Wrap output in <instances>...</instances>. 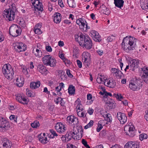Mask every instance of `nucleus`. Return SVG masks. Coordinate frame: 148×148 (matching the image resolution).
I'll return each instance as SVG.
<instances>
[{
  "label": "nucleus",
  "mask_w": 148,
  "mask_h": 148,
  "mask_svg": "<svg viewBox=\"0 0 148 148\" xmlns=\"http://www.w3.org/2000/svg\"><path fill=\"white\" fill-rule=\"evenodd\" d=\"M136 39L131 36L126 37L124 38L122 43V49L125 51L132 50L135 48Z\"/></svg>",
  "instance_id": "1"
},
{
  "label": "nucleus",
  "mask_w": 148,
  "mask_h": 148,
  "mask_svg": "<svg viewBox=\"0 0 148 148\" xmlns=\"http://www.w3.org/2000/svg\"><path fill=\"white\" fill-rule=\"evenodd\" d=\"M71 127V128H73V130H69V131L65 135L68 141L71 140L72 138L75 140H79V138L82 137L83 132L82 129H77L76 127H74L73 126Z\"/></svg>",
  "instance_id": "2"
},
{
  "label": "nucleus",
  "mask_w": 148,
  "mask_h": 148,
  "mask_svg": "<svg viewBox=\"0 0 148 148\" xmlns=\"http://www.w3.org/2000/svg\"><path fill=\"white\" fill-rule=\"evenodd\" d=\"M2 71L5 77L8 79L11 80L14 77V71L9 64L4 65Z\"/></svg>",
  "instance_id": "3"
},
{
  "label": "nucleus",
  "mask_w": 148,
  "mask_h": 148,
  "mask_svg": "<svg viewBox=\"0 0 148 148\" xmlns=\"http://www.w3.org/2000/svg\"><path fill=\"white\" fill-rule=\"evenodd\" d=\"M16 10L15 4H13L8 10H5L4 11L3 16L8 18L9 21L13 20L15 18L14 11Z\"/></svg>",
  "instance_id": "4"
},
{
  "label": "nucleus",
  "mask_w": 148,
  "mask_h": 148,
  "mask_svg": "<svg viewBox=\"0 0 148 148\" xmlns=\"http://www.w3.org/2000/svg\"><path fill=\"white\" fill-rule=\"evenodd\" d=\"M81 41L79 45L83 47H85L87 49L92 48V43L90 37L87 36L82 35L80 36Z\"/></svg>",
  "instance_id": "5"
},
{
  "label": "nucleus",
  "mask_w": 148,
  "mask_h": 148,
  "mask_svg": "<svg viewBox=\"0 0 148 148\" xmlns=\"http://www.w3.org/2000/svg\"><path fill=\"white\" fill-rule=\"evenodd\" d=\"M141 80L135 78L130 81L129 88L132 90L135 91L139 90L142 86Z\"/></svg>",
  "instance_id": "6"
},
{
  "label": "nucleus",
  "mask_w": 148,
  "mask_h": 148,
  "mask_svg": "<svg viewBox=\"0 0 148 148\" xmlns=\"http://www.w3.org/2000/svg\"><path fill=\"white\" fill-rule=\"evenodd\" d=\"M76 23L79 25L80 29L83 31H86L90 28L87 25L86 22L84 19L79 18L76 20Z\"/></svg>",
  "instance_id": "7"
},
{
  "label": "nucleus",
  "mask_w": 148,
  "mask_h": 148,
  "mask_svg": "<svg viewBox=\"0 0 148 148\" xmlns=\"http://www.w3.org/2000/svg\"><path fill=\"white\" fill-rule=\"evenodd\" d=\"M135 128L131 123L128 125H126L124 128V131L127 135L130 137H133L135 135L134 130Z\"/></svg>",
  "instance_id": "8"
},
{
  "label": "nucleus",
  "mask_w": 148,
  "mask_h": 148,
  "mask_svg": "<svg viewBox=\"0 0 148 148\" xmlns=\"http://www.w3.org/2000/svg\"><path fill=\"white\" fill-rule=\"evenodd\" d=\"M14 47L16 51L18 53L25 51L26 49V45L22 42L17 43L14 45Z\"/></svg>",
  "instance_id": "9"
},
{
  "label": "nucleus",
  "mask_w": 148,
  "mask_h": 148,
  "mask_svg": "<svg viewBox=\"0 0 148 148\" xmlns=\"http://www.w3.org/2000/svg\"><path fill=\"white\" fill-rule=\"evenodd\" d=\"M9 127V123L3 118L0 120V130L5 131Z\"/></svg>",
  "instance_id": "10"
},
{
  "label": "nucleus",
  "mask_w": 148,
  "mask_h": 148,
  "mask_svg": "<svg viewBox=\"0 0 148 148\" xmlns=\"http://www.w3.org/2000/svg\"><path fill=\"white\" fill-rule=\"evenodd\" d=\"M116 117L120 123L124 124L127 122V118L126 115L123 113L118 112L117 113Z\"/></svg>",
  "instance_id": "11"
},
{
  "label": "nucleus",
  "mask_w": 148,
  "mask_h": 148,
  "mask_svg": "<svg viewBox=\"0 0 148 148\" xmlns=\"http://www.w3.org/2000/svg\"><path fill=\"white\" fill-rule=\"evenodd\" d=\"M104 85L110 88H114L116 85V82L113 78L108 79L106 78L105 81L104 82Z\"/></svg>",
  "instance_id": "12"
},
{
  "label": "nucleus",
  "mask_w": 148,
  "mask_h": 148,
  "mask_svg": "<svg viewBox=\"0 0 148 148\" xmlns=\"http://www.w3.org/2000/svg\"><path fill=\"white\" fill-rule=\"evenodd\" d=\"M39 0H31V2L34 8H36L38 10L42 11L43 10L42 4Z\"/></svg>",
  "instance_id": "13"
},
{
  "label": "nucleus",
  "mask_w": 148,
  "mask_h": 148,
  "mask_svg": "<svg viewBox=\"0 0 148 148\" xmlns=\"http://www.w3.org/2000/svg\"><path fill=\"white\" fill-rule=\"evenodd\" d=\"M66 121L69 124L73 125H76L79 122L77 118L71 115L67 117Z\"/></svg>",
  "instance_id": "14"
},
{
  "label": "nucleus",
  "mask_w": 148,
  "mask_h": 148,
  "mask_svg": "<svg viewBox=\"0 0 148 148\" xmlns=\"http://www.w3.org/2000/svg\"><path fill=\"white\" fill-rule=\"evenodd\" d=\"M143 74L141 77L144 81L148 84V67H144L142 69Z\"/></svg>",
  "instance_id": "15"
},
{
  "label": "nucleus",
  "mask_w": 148,
  "mask_h": 148,
  "mask_svg": "<svg viewBox=\"0 0 148 148\" xmlns=\"http://www.w3.org/2000/svg\"><path fill=\"white\" fill-rule=\"evenodd\" d=\"M66 129L65 126L61 123L59 122L56 123V130L60 134L64 132Z\"/></svg>",
  "instance_id": "16"
},
{
  "label": "nucleus",
  "mask_w": 148,
  "mask_h": 148,
  "mask_svg": "<svg viewBox=\"0 0 148 148\" xmlns=\"http://www.w3.org/2000/svg\"><path fill=\"white\" fill-rule=\"evenodd\" d=\"M111 71L118 78H121L123 75L122 72L119 69L112 68Z\"/></svg>",
  "instance_id": "17"
},
{
  "label": "nucleus",
  "mask_w": 148,
  "mask_h": 148,
  "mask_svg": "<svg viewBox=\"0 0 148 148\" xmlns=\"http://www.w3.org/2000/svg\"><path fill=\"white\" fill-rule=\"evenodd\" d=\"M75 105L76 106L77 112L80 111H83L84 108L81 103V101L78 98L75 101Z\"/></svg>",
  "instance_id": "18"
},
{
  "label": "nucleus",
  "mask_w": 148,
  "mask_h": 148,
  "mask_svg": "<svg viewBox=\"0 0 148 148\" xmlns=\"http://www.w3.org/2000/svg\"><path fill=\"white\" fill-rule=\"evenodd\" d=\"M113 96L119 100L122 101V102L125 106H126L128 105V102L127 100H124L122 101L123 97L121 94L119 93H114Z\"/></svg>",
  "instance_id": "19"
},
{
  "label": "nucleus",
  "mask_w": 148,
  "mask_h": 148,
  "mask_svg": "<svg viewBox=\"0 0 148 148\" xmlns=\"http://www.w3.org/2000/svg\"><path fill=\"white\" fill-rule=\"evenodd\" d=\"M90 58V54L87 52L85 51L83 52L82 55V61L85 63H87L88 61Z\"/></svg>",
  "instance_id": "20"
},
{
  "label": "nucleus",
  "mask_w": 148,
  "mask_h": 148,
  "mask_svg": "<svg viewBox=\"0 0 148 148\" xmlns=\"http://www.w3.org/2000/svg\"><path fill=\"white\" fill-rule=\"evenodd\" d=\"M139 64V60L138 59H133L131 61L130 64L131 65V68L132 71H134L138 68V65Z\"/></svg>",
  "instance_id": "21"
},
{
  "label": "nucleus",
  "mask_w": 148,
  "mask_h": 148,
  "mask_svg": "<svg viewBox=\"0 0 148 148\" xmlns=\"http://www.w3.org/2000/svg\"><path fill=\"white\" fill-rule=\"evenodd\" d=\"M137 144L134 142L130 141L126 143L124 148H138Z\"/></svg>",
  "instance_id": "22"
},
{
  "label": "nucleus",
  "mask_w": 148,
  "mask_h": 148,
  "mask_svg": "<svg viewBox=\"0 0 148 148\" xmlns=\"http://www.w3.org/2000/svg\"><path fill=\"white\" fill-rule=\"evenodd\" d=\"M37 70L41 74L46 75L47 73L48 70L42 64H39L37 66Z\"/></svg>",
  "instance_id": "23"
},
{
  "label": "nucleus",
  "mask_w": 148,
  "mask_h": 148,
  "mask_svg": "<svg viewBox=\"0 0 148 148\" xmlns=\"http://www.w3.org/2000/svg\"><path fill=\"white\" fill-rule=\"evenodd\" d=\"M148 2L147 0H141L140 5L143 10H148Z\"/></svg>",
  "instance_id": "24"
},
{
  "label": "nucleus",
  "mask_w": 148,
  "mask_h": 148,
  "mask_svg": "<svg viewBox=\"0 0 148 148\" xmlns=\"http://www.w3.org/2000/svg\"><path fill=\"white\" fill-rule=\"evenodd\" d=\"M51 58V56L49 55L45 56L42 58V60L44 64L45 65H48L50 59Z\"/></svg>",
  "instance_id": "25"
},
{
  "label": "nucleus",
  "mask_w": 148,
  "mask_h": 148,
  "mask_svg": "<svg viewBox=\"0 0 148 148\" xmlns=\"http://www.w3.org/2000/svg\"><path fill=\"white\" fill-rule=\"evenodd\" d=\"M124 1L123 0H114V3L115 6L121 8L123 5Z\"/></svg>",
  "instance_id": "26"
},
{
  "label": "nucleus",
  "mask_w": 148,
  "mask_h": 148,
  "mask_svg": "<svg viewBox=\"0 0 148 148\" xmlns=\"http://www.w3.org/2000/svg\"><path fill=\"white\" fill-rule=\"evenodd\" d=\"M87 113L86 112L83 111H78L77 112V115L80 117H83L84 118V121L86 123L87 121V117L86 116V114Z\"/></svg>",
  "instance_id": "27"
},
{
  "label": "nucleus",
  "mask_w": 148,
  "mask_h": 148,
  "mask_svg": "<svg viewBox=\"0 0 148 148\" xmlns=\"http://www.w3.org/2000/svg\"><path fill=\"white\" fill-rule=\"evenodd\" d=\"M40 83L39 81L36 82H32L30 84V87L32 89H36L40 86Z\"/></svg>",
  "instance_id": "28"
},
{
  "label": "nucleus",
  "mask_w": 148,
  "mask_h": 148,
  "mask_svg": "<svg viewBox=\"0 0 148 148\" xmlns=\"http://www.w3.org/2000/svg\"><path fill=\"white\" fill-rule=\"evenodd\" d=\"M75 87L72 85L69 86L68 89V92L71 95H74L75 94Z\"/></svg>",
  "instance_id": "29"
},
{
  "label": "nucleus",
  "mask_w": 148,
  "mask_h": 148,
  "mask_svg": "<svg viewBox=\"0 0 148 148\" xmlns=\"http://www.w3.org/2000/svg\"><path fill=\"white\" fill-rule=\"evenodd\" d=\"M16 26L11 27L9 29V33L10 35H12V36L14 37H16Z\"/></svg>",
  "instance_id": "30"
},
{
  "label": "nucleus",
  "mask_w": 148,
  "mask_h": 148,
  "mask_svg": "<svg viewBox=\"0 0 148 148\" xmlns=\"http://www.w3.org/2000/svg\"><path fill=\"white\" fill-rule=\"evenodd\" d=\"M101 12L104 14L108 15L110 13V11L106 6L104 5H103L101 7Z\"/></svg>",
  "instance_id": "31"
},
{
  "label": "nucleus",
  "mask_w": 148,
  "mask_h": 148,
  "mask_svg": "<svg viewBox=\"0 0 148 148\" xmlns=\"http://www.w3.org/2000/svg\"><path fill=\"white\" fill-rule=\"evenodd\" d=\"M57 75L61 79H63L64 77H65V72L62 70H58L57 71Z\"/></svg>",
  "instance_id": "32"
},
{
  "label": "nucleus",
  "mask_w": 148,
  "mask_h": 148,
  "mask_svg": "<svg viewBox=\"0 0 148 148\" xmlns=\"http://www.w3.org/2000/svg\"><path fill=\"white\" fill-rule=\"evenodd\" d=\"M106 77L104 76L100 75V77H98L97 79V82L99 84H101L105 81Z\"/></svg>",
  "instance_id": "33"
},
{
  "label": "nucleus",
  "mask_w": 148,
  "mask_h": 148,
  "mask_svg": "<svg viewBox=\"0 0 148 148\" xmlns=\"http://www.w3.org/2000/svg\"><path fill=\"white\" fill-rule=\"evenodd\" d=\"M33 52L36 57H41L42 55L41 50L37 49H36V50L35 49H34Z\"/></svg>",
  "instance_id": "34"
},
{
  "label": "nucleus",
  "mask_w": 148,
  "mask_h": 148,
  "mask_svg": "<svg viewBox=\"0 0 148 148\" xmlns=\"http://www.w3.org/2000/svg\"><path fill=\"white\" fill-rule=\"evenodd\" d=\"M11 142L9 140H6L3 144V148H10L11 147Z\"/></svg>",
  "instance_id": "35"
},
{
  "label": "nucleus",
  "mask_w": 148,
  "mask_h": 148,
  "mask_svg": "<svg viewBox=\"0 0 148 148\" xmlns=\"http://www.w3.org/2000/svg\"><path fill=\"white\" fill-rule=\"evenodd\" d=\"M16 85L19 87H22L23 84V80L22 79L21 77L19 78H17L16 79Z\"/></svg>",
  "instance_id": "36"
},
{
  "label": "nucleus",
  "mask_w": 148,
  "mask_h": 148,
  "mask_svg": "<svg viewBox=\"0 0 148 148\" xmlns=\"http://www.w3.org/2000/svg\"><path fill=\"white\" fill-rule=\"evenodd\" d=\"M103 116L104 117L106 121L108 122H110L112 121V118L111 115L109 114H106L103 115Z\"/></svg>",
  "instance_id": "37"
},
{
  "label": "nucleus",
  "mask_w": 148,
  "mask_h": 148,
  "mask_svg": "<svg viewBox=\"0 0 148 148\" xmlns=\"http://www.w3.org/2000/svg\"><path fill=\"white\" fill-rule=\"evenodd\" d=\"M67 3L70 7L74 8L75 7V0H67Z\"/></svg>",
  "instance_id": "38"
},
{
  "label": "nucleus",
  "mask_w": 148,
  "mask_h": 148,
  "mask_svg": "<svg viewBox=\"0 0 148 148\" xmlns=\"http://www.w3.org/2000/svg\"><path fill=\"white\" fill-rule=\"evenodd\" d=\"M62 16L59 13L56 12V23H59L61 21Z\"/></svg>",
  "instance_id": "39"
},
{
  "label": "nucleus",
  "mask_w": 148,
  "mask_h": 148,
  "mask_svg": "<svg viewBox=\"0 0 148 148\" xmlns=\"http://www.w3.org/2000/svg\"><path fill=\"white\" fill-rule=\"evenodd\" d=\"M39 122L37 120L35 121L33 123L31 124V126L34 128H37L39 127Z\"/></svg>",
  "instance_id": "40"
},
{
  "label": "nucleus",
  "mask_w": 148,
  "mask_h": 148,
  "mask_svg": "<svg viewBox=\"0 0 148 148\" xmlns=\"http://www.w3.org/2000/svg\"><path fill=\"white\" fill-rule=\"evenodd\" d=\"M87 99L88 100H90V101H89V103H88V101L87 104H90L92 103L93 101V100H92V95L90 94H88L87 95Z\"/></svg>",
  "instance_id": "41"
},
{
  "label": "nucleus",
  "mask_w": 148,
  "mask_h": 148,
  "mask_svg": "<svg viewBox=\"0 0 148 148\" xmlns=\"http://www.w3.org/2000/svg\"><path fill=\"white\" fill-rule=\"evenodd\" d=\"M56 104H59L61 106H63L64 104V102L62 100V99L61 97H58L56 100Z\"/></svg>",
  "instance_id": "42"
},
{
  "label": "nucleus",
  "mask_w": 148,
  "mask_h": 148,
  "mask_svg": "<svg viewBox=\"0 0 148 148\" xmlns=\"http://www.w3.org/2000/svg\"><path fill=\"white\" fill-rule=\"evenodd\" d=\"M98 35V32L94 30H92L90 32V35L92 38L93 39L95 36H96V35Z\"/></svg>",
  "instance_id": "43"
},
{
  "label": "nucleus",
  "mask_w": 148,
  "mask_h": 148,
  "mask_svg": "<svg viewBox=\"0 0 148 148\" xmlns=\"http://www.w3.org/2000/svg\"><path fill=\"white\" fill-rule=\"evenodd\" d=\"M93 39L95 41L97 42H100L101 40V37L99 33L98 35H97L96 36H95Z\"/></svg>",
  "instance_id": "44"
},
{
  "label": "nucleus",
  "mask_w": 148,
  "mask_h": 148,
  "mask_svg": "<svg viewBox=\"0 0 148 148\" xmlns=\"http://www.w3.org/2000/svg\"><path fill=\"white\" fill-rule=\"evenodd\" d=\"M147 138V136L145 134H142L139 136V138L141 140H143L144 139H146Z\"/></svg>",
  "instance_id": "45"
},
{
  "label": "nucleus",
  "mask_w": 148,
  "mask_h": 148,
  "mask_svg": "<svg viewBox=\"0 0 148 148\" xmlns=\"http://www.w3.org/2000/svg\"><path fill=\"white\" fill-rule=\"evenodd\" d=\"M64 87L63 83L61 82L59 84V85L56 87V91L57 90H61L62 88H63Z\"/></svg>",
  "instance_id": "46"
},
{
  "label": "nucleus",
  "mask_w": 148,
  "mask_h": 148,
  "mask_svg": "<svg viewBox=\"0 0 148 148\" xmlns=\"http://www.w3.org/2000/svg\"><path fill=\"white\" fill-rule=\"evenodd\" d=\"M55 61V60H54L52 58L50 59V60L49 62V64H48V65H49L51 67H54L56 65Z\"/></svg>",
  "instance_id": "47"
},
{
  "label": "nucleus",
  "mask_w": 148,
  "mask_h": 148,
  "mask_svg": "<svg viewBox=\"0 0 148 148\" xmlns=\"http://www.w3.org/2000/svg\"><path fill=\"white\" fill-rule=\"evenodd\" d=\"M93 124V121L92 120H90L89 123L84 126V129H87L88 128L91 127L92 126Z\"/></svg>",
  "instance_id": "48"
},
{
  "label": "nucleus",
  "mask_w": 148,
  "mask_h": 148,
  "mask_svg": "<svg viewBox=\"0 0 148 148\" xmlns=\"http://www.w3.org/2000/svg\"><path fill=\"white\" fill-rule=\"evenodd\" d=\"M49 131L51 134L49 136V137L50 138H53L56 136V132L53 129L50 130Z\"/></svg>",
  "instance_id": "49"
},
{
  "label": "nucleus",
  "mask_w": 148,
  "mask_h": 148,
  "mask_svg": "<svg viewBox=\"0 0 148 148\" xmlns=\"http://www.w3.org/2000/svg\"><path fill=\"white\" fill-rule=\"evenodd\" d=\"M19 23V25L21 26V28L22 29L24 28L26 26L25 22L23 19L20 21Z\"/></svg>",
  "instance_id": "50"
},
{
  "label": "nucleus",
  "mask_w": 148,
  "mask_h": 148,
  "mask_svg": "<svg viewBox=\"0 0 148 148\" xmlns=\"http://www.w3.org/2000/svg\"><path fill=\"white\" fill-rule=\"evenodd\" d=\"M22 99V96L20 95H16V99L20 103H21Z\"/></svg>",
  "instance_id": "51"
},
{
  "label": "nucleus",
  "mask_w": 148,
  "mask_h": 148,
  "mask_svg": "<svg viewBox=\"0 0 148 148\" xmlns=\"http://www.w3.org/2000/svg\"><path fill=\"white\" fill-rule=\"evenodd\" d=\"M34 32L36 34H40L42 33V32L41 30L39 28H36L34 29Z\"/></svg>",
  "instance_id": "52"
},
{
  "label": "nucleus",
  "mask_w": 148,
  "mask_h": 148,
  "mask_svg": "<svg viewBox=\"0 0 148 148\" xmlns=\"http://www.w3.org/2000/svg\"><path fill=\"white\" fill-rule=\"evenodd\" d=\"M82 35H84L83 34H81L79 36L78 35H75V40L78 41L79 43V42L81 41V38L80 36Z\"/></svg>",
  "instance_id": "53"
},
{
  "label": "nucleus",
  "mask_w": 148,
  "mask_h": 148,
  "mask_svg": "<svg viewBox=\"0 0 148 148\" xmlns=\"http://www.w3.org/2000/svg\"><path fill=\"white\" fill-rule=\"evenodd\" d=\"M21 103L24 104H27L28 103V101H27V99L24 97H22Z\"/></svg>",
  "instance_id": "54"
},
{
  "label": "nucleus",
  "mask_w": 148,
  "mask_h": 148,
  "mask_svg": "<svg viewBox=\"0 0 148 148\" xmlns=\"http://www.w3.org/2000/svg\"><path fill=\"white\" fill-rule=\"evenodd\" d=\"M73 53L75 55L78 54L79 53V49L76 47H75L73 48Z\"/></svg>",
  "instance_id": "55"
},
{
  "label": "nucleus",
  "mask_w": 148,
  "mask_h": 148,
  "mask_svg": "<svg viewBox=\"0 0 148 148\" xmlns=\"http://www.w3.org/2000/svg\"><path fill=\"white\" fill-rule=\"evenodd\" d=\"M61 138L64 143H66L68 142V140L66 138V137L65 135H62L61 137Z\"/></svg>",
  "instance_id": "56"
},
{
  "label": "nucleus",
  "mask_w": 148,
  "mask_h": 148,
  "mask_svg": "<svg viewBox=\"0 0 148 148\" xmlns=\"http://www.w3.org/2000/svg\"><path fill=\"white\" fill-rule=\"evenodd\" d=\"M63 61L64 63L65 64H70L71 63V62L70 61L67 59L65 58Z\"/></svg>",
  "instance_id": "57"
},
{
  "label": "nucleus",
  "mask_w": 148,
  "mask_h": 148,
  "mask_svg": "<svg viewBox=\"0 0 148 148\" xmlns=\"http://www.w3.org/2000/svg\"><path fill=\"white\" fill-rule=\"evenodd\" d=\"M18 27L16 26V37L19 35L21 33V30L20 29H17Z\"/></svg>",
  "instance_id": "58"
},
{
  "label": "nucleus",
  "mask_w": 148,
  "mask_h": 148,
  "mask_svg": "<svg viewBox=\"0 0 148 148\" xmlns=\"http://www.w3.org/2000/svg\"><path fill=\"white\" fill-rule=\"evenodd\" d=\"M59 56L63 60L65 58L64 55L60 51H59Z\"/></svg>",
  "instance_id": "59"
},
{
  "label": "nucleus",
  "mask_w": 148,
  "mask_h": 148,
  "mask_svg": "<svg viewBox=\"0 0 148 148\" xmlns=\"http://www.w3.org/2000/svg\"><path fill=\"white\" fill-rule=\"evenodd\" d=\"M77 64L79 68H81L82 67V62L78 60H76Z\"/></svg>",
  "instance_id": "60"
},
{
  "label": "nucleus",
  "mask_w": 148,
  "mask_h": 148,
  "mask_svg": "<svg viewBox=\"0 0 148 148\" xmlns=\"http://www.w3.org/2000/svg\"><path fill=\"white\" fill-rule=\"evenodd\" d=\"M94 112L92 108H90L87 110V112L90 115H92Z\"/></svg>",
  "instance_id": "61"
},
{
  "label": "nucleus",
  "mask_w": 148,
  "mask_h": 148,
  "mask_svg": "<svg viewBox=\"0 0 148 148\" xmlns=\"http://www.w3.org/2000/svg\"><path fill=\"white\" fill-rule=\"evenodd\" d=\"M26 95L28 97H33V93L32 92L30 91L28 89V91H27L26 92Z\"/></svg>",
  "instance_id": "62"
},
{
  "label": "nucleus",
  "mask_w": 148,
  "mask_h": 148,
  "mask_svg": "<svg viewBox=\"0 0 148 148\" xmlns=\"http://www.w3.org/2000/svg\"><path fill=\"white\" fill-rule=\"evenodd\" d=\"M45 48L47 51L50 52L52 51V49L51 47L50 46H46Z\"/></svg>",
  "instance_id": "63"
},
{
  "label": "nucleus",
  "mask_w": 148,
  "mask_h": 148,
  "mask_svg": "<svg viewBox=\"0 0 148 148\" xmlns=\"http://www.w3.org/2000/svg\"><path fill=\"white\" fill-rule=\"evenodd\" d=\"M96 51L97 53L100 56L102 55L103 54V51L100 49H98Z\"/></svg>",
  "instance_id": "64"
}]
</instances>
